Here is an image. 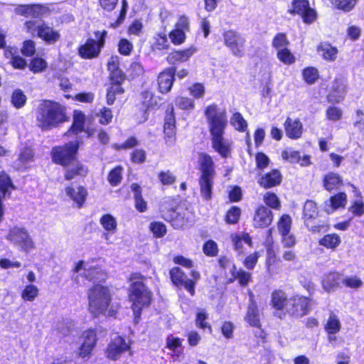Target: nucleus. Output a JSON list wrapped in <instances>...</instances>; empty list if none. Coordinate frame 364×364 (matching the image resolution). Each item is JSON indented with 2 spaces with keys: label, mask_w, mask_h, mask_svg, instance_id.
<instances>
[{
  "label": "nucleus",
  "mask_w": 364,
  "mask_h": 364,
  "mask_svg": "<svg viewBox=\"0 0 364 364\" xmlns=\"http://www.w3.org/2000/svg\"><path fill=\"white\" fill-rule=\"evenodd\" d=\"M204 114L207 119L212 148L222 158L230 157L232 151V141L225 137L228 126L225 110L213 104L205 108Z\"/></svg>",
  "instance_id": "nucleus-1"
},
{
  "label": "nucleus",
  "mask_w": 364,
  "mask_h": 364,
  "mask_svg": "<svg viewBox=\"0 0 364 364\" xmlns=\"http://www.w3.org/2000/svg\"><path fill=\"white\" fill-rule=\"evenodd\" d=\"M88 310L95 317L103 315L114 316L119 305L112 302V294L108 287L95 284L87 291Z\"/></svg>",
  "instance_id": "nucleus-2"
},
{
  "label": "nucleus",
  "mask_w": 364,
  "mask_h": 364,
  "mask_svg": "<svg viewBox=\"0 0 364 364\" xmlns=\"http://www.w3.org/2000/svg\"><path fill=\"white\" fill-rule=\"evenodd\" d=\"M144 277L139 273L130 275L131 284L129 289V299L132 302V308L135 322H138L143 308L148 306L151 301V292L146 287Z\"/></svg>",
  "instance_id": "nucleus-3"
},
{
  "label": "nucleus",
  "mask_w": 364,
  "mask_h": 364,
  "mask_svg": "<svg viewBox=\"0 0 364 364\" xmlns=\"http://www.w3.org/2000/svg\"><path fill=\"white\" fill-rule=\"evenodd\" d=\"M36 117L38 124L42 129H49L66 121L64 107L49 100L39 105Z\"/></svg>",
  "instance_id": "nucleus-4"
},
{
  "label": "nucleus",
  "mask_w": 364,
  "mask_h": 364,
  "mask_svg": "<svg viewBox=\"0 0 364 364\" xmlns=\"http://www.w3.org/2000/svg\"><path fill=\"white\" fill-rule=\"evenodd\" d=\"M107 275L99 267L93 262L79 261L73 268L72 279L79 285L85 284V280L90 282H101L105 281Z\"/></svg>",
  "instance_id": "nucleus-5"
},
{
  "label": "nucleus",
  "mask_w": 364,
  "mask_h": 364,
  "mask_svg": "<svg viewBox=\"0 0 364 364\" xmlns=\"http://www.w3.org/2000/svg\"><path fill=\"white\" fill-rule=\"evenodd\" d=\"M24 29L32 36H37L48 44H54L60 38V34L57 30L49 26L41 19L26 21L24 23Z\"/></svg>",
  "instance_id": "nucleus-6"
},
{
  "label": "nucleus",
  "mask_w": 364,
  "mask_h": 364,
  "mask_svg": "<svg viewBox=\"0 0 364 364\" xmlns=\"http://www.w3.org/2000/svg\"><path fill=\"white\" fill-rule=\"evenodd\" d=\"M95 38H88L86 42L78 48V55L83 59L97 58L105 46L107 32L97 31L94 32Z\"/></svg>",
  "instance_id": "nucleus-7"
},
{
  "label": "nucleus",
  "mask_w": 364,
  "mask_h": 364,
  "mask_svg": "<svg viewBox=\"0 0 364 364\" xmlns=\"http://www.w3.org/2000/svg\"><path fill=\"white\" fill-rule=\"evenodd\" d=\"M6 238L22 252H29L36 247L28 230L21 226L10 228Z\"/></svg>",
  "instance_id": "nucleus-8"
},
{
  "label": "nucleus",
  "mask_w": 364,
  "mask_h": 364,
  "mask_svg": "<svg viewBox=\"0 0 364 364\" xmlns=\"http://www.w3.org/2000/svg\"><path fill=\"white\" fill-rule=\"evenodd\" d=\"M77 149V141H70L63 146L54 147L52 150L53 161L56 164L66 166L74 161Z\"/></svg>",
  "instance_id": "nucleus-9"
},
{
  "label": "nucleus",
  "mask_w": 364,
  "mask_h": 364,
  "mask_svg": "<svg viewBox=\"0 0 364 364\" xmlns=\"http://www.w3.org/2000/svg\"><path fill=\"white\" fill-rule=\"evenodd\" d=\"M291 15H300L304 23L310 24L316 19V12L309 6L308 0H294L288 9Z\"/></svg>",
  "instance_id": "nucleus-10"
},
{
  "label": "nucleus",
  "mask_w": 364,
  "mask_h": 364,
  "mask_svg": "<svg viewBox=\"0 0 364 364\" xmlns=\"http://www.w3.org/2000/svg\"><path fill=\"white\" fill-rule=\"evenodd\" d=\"M223 39L225 46L232 55L241 57L244 54L245 40L237 32L229 30L223 33Z\"/></svg>",
  "instance_id": "nucleus-11"
},
{
  "label": "nucleus",
  "mask_w": 364,
  "mask_h": 364,
  "mask_svg": "<svg viewBox=\"0 0 364 364\" xmlns=\"http://www.w3.org/2000/svg\"><path fill=\"white\" fill-rule=\"evenodd\" d=\"M310 310V301L307 297L294 296L289 299L287 314L299 318L306 315Z\"/></svg>",
  "instance_id": "nucleus-12"
},
{
  "label": "nucleus",
  "mask_w": 364,
  "mask_h": 364,
  "mask_svg": "<svg viewBox=\"0 0 364 364\" xmlns=\"http://www.w3.org/2000/svg\"><path fill=\"white\" fill-rule=\"evenodd\" d=\"M82 343L78 349L77 355L80 358H89L96 346L97 338L96 331L89 328L82 332L81 335Z\"/></svg>",
  "instance_id": "nucleus-13"
},
{
  "label": "nucleus",
  "mask_w": 364,
  "mask_h": 364,
  "mask_svg": "<svg viewBox=\"0 0 364 364\" xmlns=\"http://www.w3.org/2000/svg\"><path fill=\"white\" fill-rule=\"evenodd\" d=\"M130 348V344L126 340L120 336H115L112 338L106 349V355L108 358L116 360L119 359L121 355Z\"/></svg>",
  "instance_id": "nucleus-14"
},
{
  "label": "nucleus",
  "mask_w": 364,
  "mask_h": 364,
  "mask_svg": "<svg viewBox=\"0 0 364 364\" xmlns=\"http://www.w3.org/2000/svg\"><path fill=\"white\" fill-rule=\"evenodd\" d=\"M183 340L173 334L166 338L165 347L168 350V355L173 361H181L184 356Z\"/></svg>",
  "instance_id": "nucleus-15"
},
{
  "label": "nucleus",
  "mask_w": 364,
  "mask_h": 364,
  "mask_svg": "<svg viewBox=\"0 0 364 364\" xmlns=\"http://www.w3.org/2000/svg\"><path fill=\"white\" fill-rule=\"evenodd\" d=\"M175 68L165 69L159 73L157 79L159 91L162 94L169 92L175 80Z\"/></svg>",
  "instance_id": "nucleus-16"
},
{
  "label": "nucleus",
  "mask_w": 364,
  "mask_h": 364,
  "mask_svg": "<svg viewBox=\"0 0 364 364\" xmlns=\"http://www.w3.org/2000/svg\"><path fill=\"white\" fill-rule=\"evenodd\" d=\"M65 195L75 204L77 208H81L87 196V191L82 186L71 184L65 188Z\"/></svg>",
  "instance_id": "nucleus-17"
},
{
  "label": "nucleus",
  "mask_w": 364,
  "mask_h": 364,
  "mask_svg": "<svg viewBox=\"0 0 364 364\" xmlns=\"http://www.w3.org/2000/svg\"><path fill=\"white\" fill-rule=\"evenodd\" d=\"M170 276L173 283L177 286H183L192 296L195 293V283L192 279H187L179 267L170 270Z\"/></svg>",
  "instance_id": "nucleus-18"
},
{
  "label": "nucleus",
  "mask_w": 364,
  "mask_h": 364,
  "mask_svg": "<svg viewBox=\"0 0 364 364\" xmlns=\"http://www.w3.org/2000/svg\"><path fill=\"white\" fill-rule=\"evenodd\" d=\"M303 215L306 226L309 230L314 232H318L320 227L317 225H311V220L315 219L318 215V210L316 204L312 200H307L303 209Z\"/></svg>",
  "instance_id": "nucleus-19"
},
{
  "label": "nucleus",
  "mask_w": 364,
  "mask_h": 364,
  "mask_svg": "<svg viewBox=\"0 0 364 364\" xmlns=\"http://www.w3.org/2000/svg\"><path fill=\"white\" fill-rule=\"evenodd\" d=\"M198 163L201 175L200 177H215V164L213 158L208 154H198Z\"/></svg>",
  "instance_id": "nucleus-20"
},
{
  "label": "nucleus",
  "mask_w": 364,
  "mask_h": 364,
  "mask_svg": "<svg viewBox=\"0 0 364 364\" xmlns=\"http://www.w3.org/2000/svg\"><path fill=\"white\" fill-rule=\"evenodd\" d=\"M17 14L26 17L31 16L38 18L47 14L48 9L46 6L41 4L19 5L15 9Z\"/></svg>",
  "instance_id": "nucleus-21"
},
{
  "label": "nucleus",
  "mask_w": 364,
  "mask_h": 364,
  "mask_svg": "<svg viewBox=\"0 0 364 364\" xmlns=\"http://www.w3.org/2000/svg\"><path fill=\"white\" fill-rule=\"evenodd\" d=\"M288 302L289 299L283 291L276 290L272 293V306L277 311V314L280 318L287 314Z\"/></svg>",
  "instance_id": "nucleus-22"
},
{
  "label": "nucleus",
  "mask_w": 364,
  "mask_h": 364,
  "mask_svg": "<svg viewBox=\"0 0 364 364\" xmlns=\"http://www.w3.org/2000/svg\"><path fill=\"white\" fill-rule=\"evenodd\" d=\"M250 304L247 307V314L245 320L253 327L259 328L260 326L259 312L257 304L255 300L254 294L249 291Z\"/></svg>",
  "instance_id": "nucleus-23"
},
{
  "label": "nucleus",
  "mask_w": 364,
  "mask_h": 364,
  "mask_svg": "<svg viewBox=\"0 0 364 364\" xmlns=\"http://www.w3.org/2000/svg\"><path fill=\"white\" fill-rule=\"evenodd\" d=\"M73 122L70 129L68 132V135L77 134L79 132H85L87 136L92 135V132L90 129H85V115L80 110L73 112Z\"/></svg>",
  "instance_id": "nucleus-24"
},
{
  "label": "nucleus",
  "mask_w": 364,
  "mask_h": 364,
  "mask_svg": "<svg viewBox=\"0 0 364 364\" xmlns=\"http://www.w3.org/2000/svg\"><path fill=\"white\" fill-rule=\"evenodd\" d=\"M175 117L173 114V109L171 108V111L170 113H168L165 118V122L164 126V132L165 134V141L166 144L171 146L174 144L176 138H175Z\"/></svg>",
  "instance_id": "nucleus-25"
},
{
  "label": "nucleus",
  "mask_w": 364,
  "mask_h": 364,
  "mask_svg": "<svg viewBox=\"0 0 364 364\" xmlns=\"http://www.w3.org/2000/svg\"><path fill=\"white\" fill-rule=\"evenodd\" d=\"M272 218V211L264 206H260L254 215L253 225L255 228H265L271 224Z\"/></svg>",
  "instance_id": "nucleus-26"
},
{
  "label": "nucleus",
  "mask_w": 364,
  "mask_h": 364,
  "mask_svg": "<svg viewBox=\"0 0 364 364\" xmlns=\"http://www.w3.org/2000/svg\"><path fill=\"white\" fill-rule=\"evenodd\" d=\"M287 136L292 139H299L303 133V125L298 119L288 117L284 122Z\"/></svg>",
  "instance_id": "nucleus-27"
},
{
  "label": "nucleus",
  "mask_w": 364,
  "mask_h": 364,
  "mask_svg": "<svg viewBox=\"0 0 364 364\" xmlns=\"http://www.w3.org/2000/svg\"><path fill=\"white\" fill-rule=\"evenodd\" d=\"M318 54L326 61L334 62L338 57V50L328 42L320 43L316 48Z\"/></svg>",
  "instance_id": "nucleus-28"
},
{
  "label": "nucleus",
  "mask_w": 364,
  "mask_h": 364,
  "mask_svg": "<svg viewBox=\"0 0 364 364\" xmlns=\"http://www.w3.org/2000/svg\"><path fill=\"white\" fill-rule=\"evenodd\" d=\"M196 51L197 49L194 46H191L185 50H176L168 54L167 60L170 64L186 62Z\"/></svg>",
  "instance_id": "nucleus-29"
},
{
  "label": "nucleus",
  "mask_w": 364,
  "mask_h": 364,
  "mask_svg": "<svg viewBox=\"0 0 364 364\" xmlns=\"http://www.w3.org/2000/svg\"><path fill=\"white\" fill-rule=\"evenodd\" d=\"M14 189L11 180L9 175L4 171H0V221L3 217V210L1 206V198L7 194L10 195L11 191Z\"/></svg>",
  "instance_id": "nucleus-30"
},
{
  "label": "nucleus",
  "mask_w": 364,
  "mask_h": 364,
  "mask_svg": "<svg viewBox=\"0 0 364 364\" xmlns=\"http://www.w3.org/2000/svg\"><path fill=\"white\" fill-rule=\"evenodd\" d=\"M346 93V86L341 80H336L333 82L331 92L328 95V100L331 102L338 103L341 102Z\"/></svg>",
  "instance_id": "nucleus-31"
},
{
  "label": "nucleus",
  "mask_w": 364,
  "mask_h": 364,
  "mask_svg": "<svg viewBox=\"0 0 364 364\" xmlns=\"http://www.w3.org/2000/svg\"><path fill=\"white\" fill-rule=\"evenodd\" d=\"M231 241L234 250L238 255H242L245 252L243 243L252 247V241L250 235L247 232L234 233L231 235Z\"/></svg>",
  "instance_id": "nucleus-32"
},
{
  "label": "nucleus",
  "mask_w": 364,
  "mask_h": 364,
  "mask_svg": "<svg viewBox=\"0 0 364 364\" xmlns=\"http://www.w3.org/2000/svg\"><path fill=\"white\" fill-rule=\"evenodd\" d=\"M347 203V196L345 193H338L332 196L324 205L325 211L330 214L339 208H343Z\"/></svg>",
  "instance_id": "nucleus-33"
},
{
  "label": "nucleus",
  "mask_w": 364,
  "mask_h": 364,
  "mask_svg": "<svg viewBox=\"0 0 364 364\" xmlns=\"http://www.w3.org/2000/svg\"><path fill=\"white\" fill-rule=\"evenodd\" d=\"M282 181V175L280 172L277 170H272V171L262 176L259 180V184L264 188H269L277 186Z\"/></svg>",
  "instance_id": "nucleus-34"
},
{
  "label": "nucleus",
  "mask_w": 364,
  "mask_h": 364,
  "mask_svg": "<svg viewBox=\"0 0 364 364\" xmlns=\"http://www.w3.org/2000/svg\"><path fill=\"white\" fill-rule=\"evenodd\" d=\"M342 282L341 274L336 272H329L322 279V287L326 291H334Z\"/></svg>",
  "instance_id": "nucleus-35"
},
{
  "label": "nucleus",
  "mask_w": 364,
  "mask_h": 364,
  "mask_svg": "<svg viewBox=\"0 0 364 364\" xmlns=\"http://www.w3.org/2000/svg\"><path fill=\"white\" fill-rule=\"evenodd\" d=\"M351 187L356 198L353 200L349 211L355 216H361L364 214V202L361 193L353 185H351Z\"/></svg>",
  "instance_id": "nucleus-36"
},
{
  "label": "nucleus",
  "mask_w": 364,
  "mask_h": 364,
  "mask_svg": "<svg viewBox=\"0 0 364 364\" xmlns=\"http://www.w3.org/2000/svg\"><path fill=\"white\" fill-rule=\"evenodd\" d=\"M33 152L29 147H24L21 150L18 160L15 162L17 169L23 170L27 168L28 164L33 161Z\"/></svg>",
  "instance_id": "nucleus-37"
},
{
  "label": "nucleus",
  "mask_w": 364,
  "mask_h": 364,
  "mask_svg": "<svg viewBox=\"0 0 364 364\" xmlns=\"http://www.w3.org/2000/svg\"><path fill=\"white\" fill-rule=\"evenodd\" d=\"M213 179L214 177H200L199 178L200 195L205 200L211 198Z\"/></svg>",
  "instance_id": "nucleus-38"
},
{
  "label": "nucleus",
  "mask_w": 364,
  "mask_h": 364,
  "mask_svg": "<svg viewBox=\"0 0 364 364\" xmlns=\"http://www.w3.org/2000/svg\"><path fill=\"white\" fill-rule=\"evenodd\" d=\"M131 190L134 194L135 207L136 210L141 213L145 212L147 208V205L146 202L142 198L140 186L137 183H132L131 185Z\"/></svg>",
  "instance_id": "nucleus-39"
},
{
  "label": "nucleus",
  "mask_w": 364,
  "mask_h": 364,
  "mask_svg": "<svg viewBox=\"0 0 364 364\" xmlns=\"http://www.w3.org/2000/svg\"><path fill=\"white\" fill-rule=\"evenodd\" d=\"M341 242L340 236L336 233L326 235L318 242L320 245L331 250L337 248Z\"/></svg>",
  "instance_id": "nucleus-40"
},
{
  "label": "nucleus",
  "mask_w": 364,
  "mask_h": 364,
  "mask_svg": "<svg viewBox=\"0 0 364 364\" xmlns=\"http://www.w3.org/2000/svg\"><path fill=\"white\" fill-rule=\"evenodd\" d=\"M265 247L267 250V269L269 274L272 275L273 274V271L271 266L275 262L277 256L276 251L273 247V242L272 241V239L268 238L267 240V241L265 242Z\"/></svg>",
  "instance_id": "nucleus-41"
},
{
  "label": "nucleus",
  "mask_w": 364,
  "mask_h": 364,
  "mask_svg": "<svg viewBox=\"0 0 364 364\" xmlns=\"http://www.w3.org/2000/svg\"><path fill=\"white\" fill-rule=\"evenodd\" d=\"M100 223L106 232H116L117 222L116 218L110 214H105L100 219Z\"/></svg>",
  "instance_id": "nucleus-42"
},
{
  "label": "nucleus",
  "mask_w": 364,
  "mask_h": 364,
  "mask_svg": "<svg viewBox=\"0 0 364 364\" xmlns=\"http://www.w3.org/2000/svg\"><path fill=\"white\" fill-rule=\"evenodd\" d=\"M38 295L39 289L33 284L26 285L21 293V297L25 301H33Z\"/></svg>",
  "instance_id": "nucleus-43"
},
{
  "label": "nucleus",
  "mask_w": 364,
  "mask_h": 364,
  "mask_svg": "<svg viewBox=\"0 0 364 364\" xmlns=\"http://www.w3.org/2000/svg\"><path fill=\"white\" fill-rule=\"evenodd\" d=\"M10 101L16 109H21L26 105L27 97L21 89H16L11 95Z\"/></svg>",
  "instance_id": "nucleus-44"
},
{
  "label": "nucleus",
  "mask_w": 364,
  "mask_h": 364,
  "mask_svg": "<svg viewBox=\"0 0 364 364\" xmlns=\"http://www.w3.org/2000/svg\"><path fill=\"white\" fill-rule=\"evenodd\" d=\"M16 50L14 48L6 49L5 51V55L6 58H11V63L14 68L23 69L26 67V63L23 58L18 55H15Z\"/></svg>",
  "instance_id": "nucleus-45"
},
{
  "label": "nucleus",
  "mask_w": 364,
  "mask_h": 364,
  "mask_svg": "<svg viewBox=\"0 0 364 364\" xmlns=\"http://www.w3.org/2000/svg\"><path fill=\"white\" fill-rule=\"evenodd\" d=\"M277 58L286 65H291L296 62V57L288 48L277 51Z\"/></svg>",
  "instance_id": "nucleus-46"
},
{
  "label": "nucleus",
  "mask_w": 364,
  "mask_h": 364,
  "mask_svg": "<svg viewBox=\"0 0 364 364\" xmlns=\"http://www.w3.org/2000/svg\"><path fill=\"white\" fill-rule=\"evenodd\" d=\"M230 124L239 132H245L247 127V123L240 112H235L230 117Z\"/></svg>",
  "instance_id": "nucleus-47"
},
{
  "label": "nucleus",
  "mask_w": 364,
  "mask_h": 364,
  "mask_svg": "<svg viewBox=\"0 0 364 364\" xmlns=\"http://www.w3.org/2000/svg\"><path fill=\"white\" fill-rule=\"evenodd\" d=\"M168 38L164 32H160L155 35L152 45L154 49L161 50L168 49Z\"/></svg>",
  "instance_id": "nucleus-48"
},
{
  "label": "nucleus",
  "mask_w": 364,
  "mask_h": 364,
  "mask_svg": "<svg viewBox=\"0 0 364 364\" xmlns=\"http://www.w3.org/2000/svg\"><path fill=\"white\" fill-rule=\"evenodd\" d=\"M302 77L307 84L312 85L319 77L318 70L315 67H307L302 70Z\"/></svg>",
  "instance_id": "nucleus-49"
},
{
  "label": "nucleus",
  "mask_w": 364,
  "mask_h": 364,
  "mask_svg": "<svg viewBox=\"0 0 364 364\" xmlns=\"http://www.w3.org/2000/svg\"><path fill=\"white\" fill-rule=\"evenodd\" d=\"M341 183L340 176L334 173L327 174L323 180V185L326 190L331 191Z\"/></svg>",
  "instance_id": "nucleus-50"
},
{
  "label": "nucleus",
  "mask_w": 364,
  "mask_h": 364,
  "mask_svg": "<svg viewBox=\"0 0 364 364\" xmlns=\"http://www.w3.org/2000/svg\"><path fill=\"white\" fill-rule=\"evenodd\" d=\"M87 173V170L78 162H73L72 167L68 168L65 173V179L71 180L77 175L83 176Z\"/></svg>",
  "instance_id": "nucleus-51"
},
{
  "label": "nucleus",
  "mask_w": 364,
  "mask_h": 364,
  "mask_svg": "<svg viewBox=\"0 0 364 364\" xmlns=\"http://www.w3.org/2000/svg\"><path fill=\"white\" fill-rule=\"evenodd\" d=\"M334 8L344 11H351L356 4L357 0H329Z\"/></svg>",
  "instance_id": "nucleus-52"
},
{
  "label": "nucleus",
  "mask_w": 364,
  "mask_h": 364,
  "mask_svg": "<svg viewBox=\"0 0 364 364\" xmlns=\"http://www.w3.org/2000/svg\"><path fill=\"white\" fill-rule=\"evenodd\" d=\"M141 98L144 105L148 109L154 108L158 106L159 98L154 96L150 91H144L141 93Z\"/></svg>",
  "instance_id": "nucleus-53"
},
{
  "label": "nucleus",
  "mask_w": 364,
  "mask_h": 364,
  "mask_svg": "<svg viewBox=\"0 0 364 364\" xmlns=\"http://www.w3.org/2000/svg\"><path fill=\"white\" fill-rule=\"evenodd\" d=\"M291 218L289 215H283L277 223V229L280 235L290 232Z\"/></svg>",
  "instance_id": "nucleus-54"
},
{
  "label": "nucleus",
  "mask_w": 364,
  "mask_h": 364,
  "mask_svg": "<svg viewBox=\"0 0 364 364\" xmlns=\"http://www.w3.org/2000/svg\"><path fill=\"white\" fill-rule=\"evenodd\" d=\"M232 278L230 279V282H233L235 279H238L240 284L241 285H246L250 282L251 279V274L241 269H237L235 267V270H233L231 273Z\"/></svg>",
  "instance_id": "nucleus-55"
},
{
  "label": "nucleus",
  "mask_w": 364,
  "mask_h": 364,
  "mask_svg": "<svg viewBox=\"0 0 364 364\" xmlns=\"http://www.w3.org/2000/svg\"><path fill=\"white\" fill-rule=\"evenodd\" d=\"M289 42L286 34L280 33H277L272 40V47L276 49L277 52L288 48Z\"/></svg>",
  "instance_id": "nucleus-56"
},
{
  "label": "nucleus",
  "mask_w": 364,
  "mask_h": 364,
  "mask_svg": "<svg viewBox=\"0 0 364 364\" xmlns=\"http://www.w3.org/2000/svg\"><path fill=\"white\" fill-rule=\"evenodd\" d=\"M341 329V323L337 316L331 314L326 326V331L330 334H335Z\"/></svg>",
  "instance_id": "nucleus-57"
},
{
  "label": "nucleus",
  "mask_w": 364,
  "mask_h": 364,
  "mask_svg": "<svg viewBox=\"0 0 364 364\" xmlns=\"http://www.w3.org/2000/svg\"><path fill=\"white\" fill-rule=\"evenodd\" d=\"M281 156L283 160L291 164H295L299 162L300 159V154L297 151H295L291 148H287L282 151Z\"/></svg>",
  "instance_id": "nucleus-58"
},
{
  "label": "nucleus",
  "mask_w": 364,
  "mask_h": 364,
  "mask_svg": "<svg viewBox=\"0 0 364 364\" xmlns=\"http://www.w3.org/2000/svg\"><path fill=\"white\" fill-rule=\"evenodd\" d=\"M124 92V89L119 85H111L108 88L107 92V102L108 105H112L115 99L116 96L121 95Z\"/></svg>",
  "instance_id": "nucleus-59"
},
{
  "label": "nucleus",
  "mask_w": 364,
  "mask_h": 364,
  "mask_svg": "<svg viewBox=\"0 0 364 364\" xmlns=\"http://www.w3.org/2000/svg\"><path fill=\"white\" fill-rule=\"evenodd\" d=\"M342 283L346 287L358 289L363 286L362 280L357 275L346 276L342 278Z\"/></svg>",
  "instance_id": "nucleus-60"
},
{
  "label": "nucleus",
  "mask_w": 364,
  "mask_h": 364,
  "mask_svg": "<svg viewBox=\"0 0 364 364\" xmlns=\"http://www.w3.org/2000/svg\"><path fill=\"white\" fill-rule=\"evenodd\" d=\"M176 105L181 109L190 111L194 109L195 102L189 97H178L176 100Z\"/></svg>",
  "instance_id": "nucleus-61"
},
{
  "label": "nucleus",
  "mask_w": 364,
  "mask_h": 364,
  "mask_svg": "<svg viewBox=\"0 0 364 364\" xmlns=\"http://www.w3.org/2000/svg\"><path fill=\"white\" fill-rule=\"evenodd\" d=\"M208 314L204 309H199L196 314V325L201 329L206 328L211 331V326L206 322Z\"/></svg>",
  "instance_id": "nucleus-62"
},
{
  "label": "nucleus",
  "mask_w": 364,
  "mask_h": 364,
  "mask_svg": "<svg viewBox=\"0 0 364 364\" xmlns=\"http://www.w3.org/2000/svg\"><path fill=\"white\" fill-rule=\"evenodd\" d=\"M158 178L164 186H170L175 183L176 176L170 171H163L159 173Z\"/></svg>",
  "instance_id": "nucleus-63"
},
{
  "label": "nucleus",
  "mask_w": 364,
  "mask_h": 364,
  "mask_svg": "<svg viewBox=\"0 0 364 364\" xmlns=\"http://www.w3.org/2000/svg\"><path fill=\"white\" fill-rule=\"evenodd\" d=\"M29 68L34 73H41L47 68V63L43 58H35L31 60Z\"/></svg>",
  "instance_id": "nucleus-64"
}]
</instances>
